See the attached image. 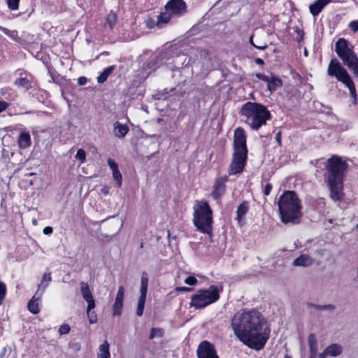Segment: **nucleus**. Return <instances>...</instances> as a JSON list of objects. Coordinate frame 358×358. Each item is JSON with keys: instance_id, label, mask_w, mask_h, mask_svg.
<instances>
[{"instance_id": "f257e3e1", "label": "nucleus", "mask_w": 358, "mask_h": 358, "mask_svg": "<svg viewBox=\"0 0 358 358\" xmlns=\"http://www.w3.org/2000/svg\"><path fill=\"white\" fill-rule=\"evenodd\" d=\"M231 327L238 341L255 350L264 348L271 333L266 320L255 308L236 313L231 320Z\"/></svg>"}, {"instance_id": "f03ea898", "label": "nucleus", "mask_w": 358, "mask_h": 358, "mask_svg": "<svg viewBox=\"0 0 358 358\" xmlns=\"http://www.w3.org/2000/svg\"><path fill=\"white\" fill-rule=\"evenodd\" d=\"M324 165V176L329 187V198L334 201L341 202L345 197L343 182L348 164L341 157L334 155Z\"/></svg>"}, {"instance_id": "7ed1b4c3", "label": "nucleus", "mask_w": 358, "mask_h": 358, "mask_svg": "<svg viewBox=\"0 0 358 358\" xmlns=\"http://www.w3.org/2000/svg\"><path fill=\"white\" fill-rule=\"evenodd\" d=\"M278 211L282 223L299 224L303 216L300 199L294 191L286 190L280 195Z\"/></svg>"}, {"instance_id": "20e7f679", "label": "nucleus", "mask_w": 358, "mask_h": 358, "mask_svg": "<svg viewBox=\"0 0 358 358\" xmlns=\"http://www.w3.org/2000/svg\"><path fill=\"white\" fill-rule=\"evenodd\" d=\"M240 114L245 117V123L255 131L259 130L266 124L268 120L272 119L268 109L257 102L248 101L244 103L241 108Z\"/></svg>"}, {"instance_id": "39448f33", "label": "nucleus", "mask_w": 358, "mask_h": 358, "mask_svg": "<svg viewBox=\"0 0 358 358\" xmlns=\"http://www.w3.org/2000/svg\"><path fill=\"white\" fill-rule=\"evenodd\" d=\"M193 223L202 234L213 236V210L206 200L196 201L194 206Z\"/></svg>"}, {"instance_id": "423d86ee", "label": "nucleus", "mask_w": 358, "mask_h": 358, "mask_svg": "<svg viewBox=\"0 0 358 358\" xmlns=\"http://www.w3.org/2000/svg\"><path fill=\"white\" fill-rule=\"evenodd\" d=\"M335 52L342 61L341 65L349 69L355 78H358V57L353 45L345 38H339L335 43Z\"/></svg>"}, {"instance_id": "0eeeda50", "label": "nucleus", "mask_w": 358, "mask_h": 358, "mask_svg": "<svg viewBox=\"0 0 358 358\" xmlns=\"http://www.w3.org/2000/svg\"><path fill=\"white\" fill-rule=\"evenodd\" d=\"M222 290V285H210L208 289H199L195 294L191 296L189 306L194 307L195 309L204 308L217 301Z\"/></svg>"}, {"instance_id": "6e6552de", "label": "nucleus", "mask_w": 358, "mask_h": 358, "mask_svg": "<svg viewBox=\"0 0 358 358\" xmlns=\"http://www.w3.org/2000/svg\"><path fill=\"white\" fill-rule=\"evenodd\" d=\"M327 74L329 76L334 77L338 81L343 83L349 89L350 95L355 100L357 99L355 83L347 69L341 65V63L336 58L334 57L330 60L327 67Z\"/></svg>"}, {"instance_id": "1a4fd4ad", "label": "nucleus", "mask_w": 358, "mask_h": 358, "mask_svg": "<svg viewBox=\"0 0 358 358\" xmlns=\"http://www.w3.org/2000/svg\"><path fill=\"white\" fill-rule=\"evenodd\" d=\"M248 159V153L234 152L232 162L228 170L229 175H236L243 172Z\"/></svg>"}, {"instance_id": "9d476101", "label": "nucleus", "mask_w": 358, "mask_h": 358, "mask_svg": "<svg viewBox=\"0 0 358 358\" xmlns=\"http://www.w3.org/2000/svg\"><path fill=\"white\" fill-rule=\"evenodd\" d=\"M246 142V133L243 127H238L234 131L233 143L234 152L248 153Z\"/></svg>"}, {"instance_id": "9b49d317", "label": "nucleus", "mask_w": 358, "mask_h": 358, "mask_svg": "<svg viewBox=\"0 0 358 358\" xmlns=\"http://www.w3.org/2000/svg\"><path fill=\"white\" fill-rule=\"evenodd\" d=\"M197 358H220L215 345L210 341H202L196 350Z\"/></svg>"}, {"instance_id": "f8f14e48", "label": "nucleus", "mask_w": 358, "mask_h": 358, "mask_svg": "<svg viewBox=\"0 0 358 358\" xmlns=\"http://www.w3.org/2000/svg\"><path fill=\"white\" fill-rule=\"evenodd\" d=\"M164 8L173 16L180 17L187 12V4L184 0H170Z\"/></svg>"}, {"instance_id": "ddd939ff", "label": "nucleus", "mask_w": 358, "mask_h": 358, "mask_svg": "<svg viewBox=\"0 0 358 358\" xmlns=\"http://www.w3.org/2000/svg\"><path fill=\"white\" fill-rule=\"evenodd\" d=\"M229 181L228 176H222L215 179L213 186L211 196L215 199H220L226 192L227 182Z\"/></svg>"}, {"instance_id": "4468645a", "label": "nucleus", "mask_w": 358, "mask_h": 358, "mask_svg": "<svg viewBox=\"0 0 358 358\" xmlns=\"http://www.w3.org/2000/svg\"><path fill=\"white\" fill-rule=\"evenodd\" d=\"M34 83V78L31 74L23 72L20 73V77L15 80L14 85L18 88H22L24 91H28L33 87V84Z\"/></svg>"}, {"instance_id": "2eb2a0df", "label": "nucleus", "mask_w": 358, "mask_h": 358, "mask_svg": "<svg viewBox=\"0 0 358 358\" xmlns=\"http://www.w3.org/2000/svg\"><path fill=\"white\" fill-rule=\"evenodd\" d=\"M124 299V288L122 286L119 287L115 303L113 305V316H120L122 313L123 303Z\"/></svg>"}, {"instance_id": "dca6fc26", "label": "nucleus", "mask_w": 358, "mask_h": 358, "mask_svg": "<svg viewBox=\"0 0 358 358\" xmlns=\"http://www.w3.org/2000/svg\"><path fill=\"white\" fill-rule=\"evenodd\" d=\"M332 0H316L309 6V10L311 15L314 17L317 16L324 8L331 3Z\"/></svg>"}, {"instance_id": "f3484780", "label": "nucleus", "mask_w": 358, "mask_h": 358, "mask_svg": "<svg viewBox=\"0 0 358 358\" xmlns=\"http://www.w3.org/2000/svg\"><path fill=\"white\" fill-rule=\"evenodd\" d=\"M52 281L51 272H45L41 280L40 284L36 291V296H43L46 288L48 287L50 282Z\"/></svg>"}, {"instance_id": "a211bd4d", "label": "nucleus", "mask_w": 358, "mask_h": 358, "mask_svg": "<svg viewBox=\"0 0 358 358\" xmlns=\"http://www.w3.org/2000/svg\"><path fill=\"white\" fill-rule=\"evenodd\" d=\"M31 145V138L29 131H22L17 138V145L20 149H27Z\"/></svg>"}, {"instance_id": "6ab92c4d", "label": "nucleus", "mask_w": 358, "mask_h": 358, "mask_svg": "<svg viewBox=\"0 0 358 358\" xmlns=\"http://www.w3.org/2000/svg\"><path fill=\"white\" fill-rule=\"evenodd\" d=\"M129 131V127L126 124H122L117 121L113 124V131L116 137L119 138H124Z\"/></svg>"}, {"instance_id": "aec40b11", "label": "nucleus", "mask_w": 358, "mask_h": 358, "mask_svg": "<svg viewBox=\"0 0 358 358\" xmlns=\"http://www.w3.org/2000/svg\"><path fill=\"white\" fill-rule=\"evenodd\" d=\"M42 296H36L35 293L31 299L27 303V308L32 314H38L40 312L39 303L41 300Z\"/></svg>"}, {"instance_id": "412c9836", "label": "nucleus", "mask_w": 358, "mask_h": 358, "mask_svg": "<svg viewBox=\"0 0 358 358\" xmlns=\"http://www.w3.org/2000/svg\"><path fill=\"white\" fill-rule=\"evenodd\" d=\"M313 264V259L308 255L302 254L297 258H296L293 262L292 265L294 266H308Z\"/></svg>"}, {"instance_id": "4be33fe9", "label": "nucleus", "mask_w": 358, "mask_h": 358, "mask_svg": "<svg viewBox=\"0 0 358 358\" xmlns=\"http://www.w3.org/2000/svg\"><path fill=\"white\" fill-rule=\"evenodd\" d=\"M110 345L106 340L103 343L99 345L97 358H110Z\"/></svg>"}, {"instance_id": "5701e85b", "label": "nucleus", "mask_w": 358, "mask_h": 358, "mask_svg": "<svg viewBox=\"0 0 358 358\" xmlns=\"http://www.w3.org/2000/svg\"><path fill=\"white\" fill-rule=\"evenodd\" d=\"M324 350L326 354L331 357H337L342 353L343 349L341 345L337 343H334L327 346Z\"/></svg>"}, {"instance_id": "b1692460", "label": "nucleus", "mask_w": 358, "mask_h": 358, "mask_svg": "<svg viewBox=\"0 0 358 358\" xmlns=\"http://www.w3.org/2000/svg\"><path fill=\"white\" fill-rule=\"evenodd\" d=\"M149 276L147 272L143 271L141 274L140 295L147 296Z\"/></svg>"}, {"instance_id": "393cba45", "label": "nucleus", "mask_w": 358, "mask_h": 358, "mask_svg": "<svg viewBox=\"0 0 358 358\" xmlns=\"http://www.w3.org/2000/svg\"><path fill=\"white\" fill-rule=\"evenodd\" d=\"M249 210V203L247 201H243L238 206L236 210V220L240 221L248 213Z\"/></svg>"}, {"instance_id": "a878e982", "label": "nucleus", "mask_w": 358, "mask_h": 358, "mask_svg": "<svg viewBox=\"0 0 358 358\" xmlns=\"http://www.w3.org/2000/svg\"><path fill=\"white\" fill-rule=\"evenodd\" d=\"M282 85V80L280 78L273 76L269 78L268 81L267 82V88L271 92H273L275 91L278 87H281Z\"/></svg>"}, {"instance_id": "bb28decb", "label": "nucleus", "mask_w": 358, "mask_h": 358, "mask_svg": "<svg viewBox=\"0 0 358 358\" xmlns=\"http://www.w3.org/2000/svg\"><path fill=\"white\" fill-rule=\"evenodd\" d=\"M115 66L111 65L104 69L103 72L97 77V83L99 84L103 83L107 80L108 76L112 73V72L115 70Z\"/></svg>"}, {"instance_id": "cd10ccee", "label": "nucleus", "mask_w": 358, "mask_h": 358, "mask_svg": "<svg viewBox=\"0 0 358 358\" xmlns=\"http://www.w3.org/2000/svg\"><path fill=\"white\" fill-rule=\"evenodd\" d=\"M172 17H173V15L170 13V12L169 11H166L165 10V12L161 13L157 16V26L158 27H160V25L162 24H166V23H168L171 20Z\"/></svg>"}, {"instance_id": "c85d7f7f", "label": "nucleus", "mask_w": 358, "mask_h": 358, "mask_svg": "<svg viewBox=\"0 0 358 358\" xmlns=\"http://www.w3.org/2000/svg\"><path fill=\"white\" fill-rule=\"evenodd\" d=\"M308 342L310 354H317V338L315 337V335L313 334H310L308 336Z\"/></svg>"}, {"instance_id": "c756f323", "label": "nucleus", "mask_w": 358, "mask_h": 358, "mask_svg": "<svg viewBox=\"0 0 358 358\" xmlns=\"http://www.w3.org/2000/svg\"><path fill=\"white\" fill-rule=\"evenodd\" d=\"M117 20V15L110 11L106 16L105 26H108L110 29H113L115 26Z\"/></svg>"}, {"instance_id": "7c9ffc66", "label": "nucleus", "mask_w": 358, "mask_h": 358, "mask_svg": "<svg viewBox=\"0 0 358 358\" xmlns=\"http://www.w3.org/2000/svg\"><path fill=\"white\" fill-rule=\"evenodd\" d=\"M80 291L83 299L87 301L93 298L90 287L87 282L80 283Z\"/></svg>"}, {"instance_id": "2f4dec72", "label": "nucleus", "mask_w": 358, "mask_h": 358, "mask_svg": "<svg viewBox=\"0 0 358 358\" xmlns=\"http://www.w3.org/2000/svg\"><path fill=\"white\" fill-rule=\"evenodd\" d=\"M147 296L140 295L138 301L137 308H136V315L139 317L142 316L143 314L145 303L146 301Z\"/></svg>"}, {"instance_id": "473e14b6", "label": "nucleus", "mask_w": 358, "mask_h": 358, "mask_svg": "<svg viewBox=\"0 0 358 358\" xmlns=\"http://www.w3.org/2000/svg\"><path fill=\"white\" fill-rule=\"evenodd\" d=\"M164 331L163 329L153 327L150 330V332L149 334V339H153L155 337L161 338L164 336Z\"/></svg>"}, {"instance_id": "72a5a7b5", "label": "nucleus", "mask_w": 358, "mask_h": 358, "mask_svg": "<svg viewBox=\"0 0 358 358\" xmlns=\"http://www.w3.org/2000/svg\"><path fill=\"white\" fill-rule=\"evenodd\" d=\"M7 293V288L6 284L0 281V306L3 303Z\"/></svg>"}, {"instance_id": "f704fd0d", "label": "nucleus", "mask_w": 358, "mask_h": 358, "mask_svg": "<svg viewBox=\"0 0 358 358\" xmlns=\"http://www.w3.org/2000/svg\"><path fill=\"white\" fill-rule=\"evenodd\" d=\"M113 180L115 181L117 186L118 187H120L122 186V176L120 170L113 172Z\"/></svg>"}, {"instance_id": "c9c22d12", "label": "nucleus", "mask_w": 358, "mask_h": 358, "mask_svg": "<svg viewBox=\"0 0 358 358\" xmlns=\"http://www.w3.org/2000/svg\"><path fill=\"white\" fill-rule=\"evenodd\" d=\"M20 0H7V4L9 9L16 10L19 8Z\"/></svg>"}, {"instance_id": "e433bc0d", "label": "nucleus", "mask_w": 358, "mask_h": 358, "mask_svg": "<svg viewBox=\"0 0 358 358\" xmlns=\"http://www.w3.org/2000/svg\"><path fill=\"white\" fill-rule=\"evenodd\" d=\"M76 158L80 160L81 163L85 162L86 160L85 151L82 148L78 149L76 155Z\"/></svg>"}, {"instance_id": "4c0bfd02", "label": "nucleus", "mask_w": 358, "mask_h": 358, "mask_svg": "<svg viewBox=\"0 0 358 358\" xmlns=\"http://www.w3.org/2000/svg\"><path fill=\"white\" fill-rule=\"evenodd\" d=\"M87 315L90 324H94L97 322V316L94 310H89V312H87Z\"/></svg>"}, {"instance_id": "58836bf2", "label": "nucleus", "mask_w": 358, "mask_h": 358, "mask_svg": "<svg viewBox=\"0 0 358 358\" xmlns=\"http://www.w3.org/2000/svg\"><path fill=\"white\" fill-rule=\"evenodd\" d=\"M71 327L68 324H63L59 328V333L60 335H65L69 333Z\"/></svg>"}, {"instance_id": "ea45409f", "label": "nucleus", "mask_w": 358, "mask_h": 358, "mask_svg": "<svg viewBox=\"0 0 358 358\" xmlns=\"http://www.w3.org/2000/svg\"><path fill=\"white\" fill-rule=\"evenodd\" d=\"M262 186L263 187L262 192H263L264 195L268 196L273 189L272 184L268 182L264 186L263 185H262Z\"/></svg>"}, {"instance_id": "a19ab883", "label": "nucleus", "mask_w": 358, "mask_h": 358, "mask_svg": "<svg viewBox=\"0 0 358 358\" xmlns=\"http://www.w3.org/2000/svg\"><path fill=\"white\" fill-rule=\"evenodd\" d=\"M107 162L112 172L119 170L118 164L113 159L108 158Z\"/></svg>"}, {"instance_id": "79ce46f5", "label": "nucleus", "mask_w": 358, "mask_h": 358, "mask_svg": "<svg viewBox=\"0 0 358 358\" xmlns=\"http://www.w3.org/2000/svg\"><path fill=\"white\" fill-rule=\"evenodd\" d=\"M197 279L192 275L187 277L185 280V282L189 285H195L197 283Z\"/></svg>"}, {"instance_id": "37998d69", "label": "nucleus", "mask_w": 358, "mask_h": 358, "mask_svg": "<svg viewBox=\"0 0 358 358\" xmlns=\"http://www.w3.org/2000/svg\"><path fill=\"white\" fill-rule=\"evenodd\" d=\"M348 27L353 32L358 33V20H352L349 23Z\"/></svg>"}, {"instance_id": "c03bdc74", "label": "nucleus", "mask_w": 358, "mask_h": 358, "mask_svg": "<svg viewBox=\"0 0 358 358\" xmlns=\"http://www.w3.org/2000/svg\"><path fill=\"white\" fill-rule=\"evenodd\" d=\"M10 106V103L3 100H0V113L5 111Z\"/></svg>"}, {"instance_id": "a18cd8bd", "label": "nucleus", "mask_w": 358, "mask_h": 358, "mask_svg": "<svg viewBox=\"0 0 358 358\" xmlns=\"http://www.w3.org/2000/svg\"><path fill=\"white\" fill-rule=\"evenodd\" d=\"M86 302L87 303V312H89V310H92L95 307V301L94 299H91L89 300H87Z\"/></svg>"}, {"instance_id": "49530a36", "label": "nucleus", "mask_w": 358, "mask_h": 358, "mask_svg": "<svg viewBox=\"0 0 358 358\" xmlns=\"http://www.w3.org/2000/svg\"><path fill=\"white\" fill-rule=\"evenodd\" d=\"M255 76L257 78L261 80H263L264 82H268V80H269V77L268 76H266L265 74L264 73H257L255 74Z\"/></svg>"}, {"instance_id": "de8ad7c7", "label": "nucleus", "mask_w": 358, "mask_h": 358, "mask_svg": "<svg viewBox=\"0 0 358 358\" xmlns=\"http://www.w3.org/2000/svg\"><path fill=\"white\" fill-rule=\"evenodd\" d=\"M147 27L150 29L154 28L155 26H157V22L155 21V20L150 18L146 21Z\"/></svg>"}, {"instance_id": "09e8293b", "label": "nucleus", "mask_w": 358, "mask_h": 358, "mask_svg": "<svg viewBox=\"0 0 358 358\" xmlns=\"http://www.w3.org/2000/svg\"><path fill=\"white\" fill-rule=\"evenodd\" d=\"M275 139L276 142L278 143V145L279 146L282 145V132L280 131H278L275 134Z\"/></svg>"}, {"instance_id": "8fccbe9b", "label": "nucleus", "mask_w": 358, "mask_h": 358, "mask_svg": "<svg viewBox=\"0 0 358 358\" xmlns=\"http://www.w3.org/2000/svg\"><path fill=\"white\" fill-rule=\"evenodd\" d=\"M43 232L45 235H50L53 232V229L52 227L47 226L43 228Z\"/></svg>"}, {"instance_id": "3c124183", "label": "nucleus", "mask_w": 358, "mask_h": 358, "mask_svg": "<svg viewBox=\"0 0 358 358\" xmlns=\"http://www.w3.org/2000/svg\"><path fill=\"white\" fill-rule=\"evenodd\" d=\"M250 44L256 48L257 49H259V50H264L267 48V45H256L254 43H253V41H252V37H250Z\"/></svg>"}, {"instance_id": "603ef678", "label": "nucleus", "mask_w": 358, "mask_h": 358, "mask_svg": "<svg viewBox=\"0 0 358 358\" xmlns=\"http://www.w3.org/2000/svg\"><path fill=\"white\" fill-rule=\"evenodd\" d=\"M87 82V79L85 76H80L78 79V83L79 85H81V86L86 85Z\"/></svg>"}, {"instance_id": "864d4df0", "label": "nucleus", "mask_w": 358, "mask_h": 358, "mask_svg": "<svg viewBox=\"0 0 358 358\" xmlns=\"http://www.w3.org/2000/svg\"><path fill=\"white\" fill-rule=\"evenodd\" d=\"M175 290L177 292H190L192 290V288L187 287H176Z\"/></svg>"}, {"instance_id": "5fc2aeb1", "label": "nucleus", "mask_w": 358, "mask_h": 358, "mask_svg": "<svg viewBox=\"0 0 358 358\" xmlns=\"http://www.w3.org/2000/svg\"><path fill=\"white\" fill-rule=\"evenodd\" d=\"M316 308L318 310H325V309H333L334 307L332 305H327V306H316Z\"/></svg>"}, {"instance_id": "6e6d98bb", "label": "nucleus", "mask_w": 358, "mask_h": 358, "mask_svg": "<svg viewBox=\"0 0 358 358\" xmlns=\"http://www.w3.org/2000/svg\"><path fill=\"white\" fill-rule=\"evenodd\" d=\"M255 62L257 64H258V65H261V66H262V65H264V60H263L262 58H256V59H255Z\"/></svg>"}, {"instance_id": "4d7b16f0", "label": "nucleus", "mask_w": 358, "mask_h": 358, "mask_svg": "<svg viewBox=\"0 0 358 358\" xmlns=\"http://www.w3.org/2000/svg\"><path fill=\"white\" fill-rule=\"evenodd\" d=\"M0 31H1L2 32H3L6 34H8V33H9V30L7 28H5V27H1V26H0Z\"/></svg>"}, {"instance_id": "13d9d810", "label": "nucleus", "mask_w": 358, "mask_h": 358, "mask_svg": "<svg viewBox=\"0 0 358 358\" xmlns=\"http://www.w3.org/2000/svg\"><path fill=\"white\" fill-rule=\"evenodd\" d=\"M328 355L326 354V351L324 350L322 353L320 354L319 355V358H326V357Z\"/></svg>"}, {"instance_id": "bf43d9fd", "label": "nucleus", "mask_w": 358, "mask_h": 358, "mask_svg": "<svg viewBox=\"0 0 358 358\" xmlns=\"http://www.w3.org/2000/svg\"><path fill=\"white\" fill-rule=\"evenodd\" d=\"M298 34H299V36H300L301 38L299 40H301L302 38V36H303V31H298Z\"/></svg>"}, {"instance_id": "052dcab7", "label": "nucleus", "mask_w": 358, "mask_h": 358, "mask_svg": "<svg viewBox=\"0 0 358 358\" xmlns=\"http://www.w3.org/2000/svg\"><path fill=\"white\" fill-rule=\"evenodd\" d=\"M309 358H317V354H310Z\"/></svg>"}, {"instance_id": "680f3d73", "label": "nucleus", "mask_w": 358, "mask_h": 358, "mask_svg": "<svg viewBox=\"0 0 358 358\" xmlns=\"http://www.w3.org/2000/svg\"><path fill=\"white\" fill-rule=\"evenodd\" d=\"M284 358H292V357L288 355H285Z\"/></svg>"}, {"instance_id": "e2e57ef3", "label": "nucleus", "mask_w": 358, "mask_h": 358, "mask_svg": "<svg viewBox=\"0 0 358 358\" xmlns=\"http://www.w3.org/2000/svg\"><path fill=\"white\" fill-rule=\"evenodd\" d=\"M140 247H141V248H143V243H141Z\"/></svg>"}, {"instance_id": "0e129e2a", "label": "nucleus", "mask_w": 358, "mask_h": 358, "mask_svg": "<svg viewBox=\"0 0 358 358\" xmlns=\"http://www.w3.org/2000/svg\"><path fill=\"white\" fill-rule=\"evenodd\" d=\"M357 228H358V224H357Z\"/></svg>"}]
</instances>
